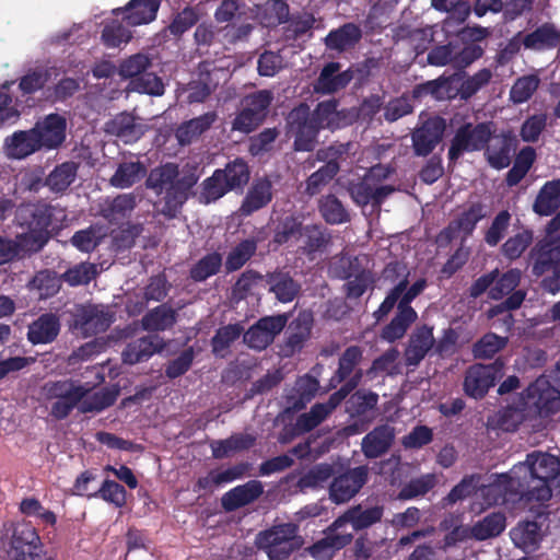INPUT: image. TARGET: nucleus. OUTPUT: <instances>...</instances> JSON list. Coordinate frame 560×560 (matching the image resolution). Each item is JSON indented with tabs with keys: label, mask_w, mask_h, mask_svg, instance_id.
Returning a JSON list of instances; mask_svg holds the SVG:
<instances>
[{
	"label": "nucleus",
	"mask_w": 560,
	"mask_h": 560,
	"mask_svg": "<svg viewBox=\"0 0 560 560\" xmlns=\"http://www.w3.org/2000/svg\"><path fill=\"white\" fill-rule=\"evenodd\" d=\"M559 42L560 32L552 24L541 25L523 39L524 46L533 50L553 48Z\"/></svg>",
	"instance_id": "nucleus-38"
},
{
	"label": "nucleus",
	"mask_w": 560,
	"mask_h": 560,
	"mask_svg": "<svg viewBox=\"0 0 560 560\" xmlns=\"http://www.w3.org/2000/svg\"><path fill=\"white\" fill-rule=\"evenodd\" d=\"M50 208L38 209L28 225V231L16 235L22 258L40 250L49 238Z\"/></svg>",
	"instance_id": "nucleus-9"
},
{
	"label": "nucleus",
	"mask_w": 560,
	"mask_h": 560,
	"mask_svg": "<svg viewBox=\"0 0 560 560\" xmlns=\"http://www.w3.org/2000/svg\"><path fill=\"white\" fill-rule=\"evenodd\" d=\"M150 58L144 54H136L125 59L119 66V74L126 79H136L150 67Z\"/></svg>",
	"instance_id": "nucleus-54"
},
{
	"label": "nucleus",
	"mask_w": 560,
	"mask_h": 560,
	"mask_svg": "<svg viewBox=\"0 0 560 560\" xmlns=\"http://www.w3.org/2000/svg\"><path fill=\"white\" fill-rule=\"evenodd\" d=\"M256 244L254 241H244L236 246L228 256L226 268L229 270L240 269L255 253Z\"/></svg>",
	"instance_id": "nucleus-64"
},
{
	"label": "nucleus",
	"mask_w": 560,
	"mask_h": 560,
	"mask_svg": "<svg viewBox=\"0 0 560 560\" xmlns=\"http://www.w3.org/2000/svg\"><path fill=\"white\" fill-rule=\"evenodd\" d=\"M94 386L68 380L45 384L44 394L50 401L51 416L63 419L74 408L83 413L101 411L113 405L119 395L118 386L98 392Z\"/></svg>",
	"instance_id": "nucleus-1"
},
{
	"label": "nucleus",
	"mask_w": 560,
	"mask_h": 560,
	"mask_svg": "<svg viewBox=\"0 0 560 560\" xmlns=\"http://www.w3.org/2000/svg\"><path fill=\"white\" fill-rule=\"evenodd\" d=\"M434 337L432 328L423 326L417 329L410 338L406 350V361L409 365H417L433 347Z\"/></svg>",
	"instance_id": "nucleus-33"
},
{
	"label": "nucleus",
	"mask_w": 560,
	"mask_h": 560,
	"mask_svg": "<svg viewBox=\"0 0 560 560\" xmlns=\"http://www.w3.org/2000/svg\"><path fill=\"white\" fill-rule=\"evenodd\" d=\"M413 93L415 96L432 95L435 100H451L457 95L462 96L460 74L428 81L417 86Z\"/></svg>",
	"instance_id": "nucleus-21"
},
{
	"label": "nucleus",
	"mask_w": 560,
	"mask_h": 560,
	"mask_svg": "<svg viewBox=\"0 0 560 560\" xmlns=\"http://www.w3.org/2000/svg\"><path fill=\"white\" fill-rule=\"evenodd\" d=\"M175 323L174 312L165 306L161 305L154 311L147 314L142 319L143 328L147 330H164L171 327Z\"/></svg>",
	"instance_id": "nucleus-49"
},
{
	"label": "nucleus",
	"mask_w": 560,
	"mask_h": 560,
	"mask_svg": "<svg viewBox=\"0 0 560 560\" xmlns=\"http://www.w3.org/2000/svg\"><path fill=\"white\" fill-rule=\"evenodd\" d=\"M505 516L492 513L471 527L474 539L485 540L500 535L505 528Z\"/></svg>",
	"instance_id": "nucleus-41"
},
{
	"label": "nucleus",
	"mask_w": 560,
	"mask_h": 560,
	"mask_svg": "<svg viewBox=\"0 0 560 560\" xmlns=\"http://www.w3.org/2000/svg\"><path fill=\"white\" fill-rule=\"evenodd\" d=\"M539 78L536 74H528L518 78L510 91V100L514 104H522L528 101L539 85Z\"/></svg>",
	"instance_id": "nucleus-48"
},
{
	"label": "nucleus",
	"mask_w": 560,
	"mask_h": 560,
	"mask_svg": "<svg viewBox=\"0 0 560 560\" xmlns=\"http://www.w3.org/2000/svg\"><path fill=\"white\" fill-rule=\"evenodd\" d=\"M383 509L380 506L362 510L360 506L346 512L342 516L334 522V530H340L350 523L353 529L365 528L381 520Z\"/></svg>",
	"instance_id": "nucleus-27"
},
{
	"label": "nucleus",
	"mask_w": 560,
	"mask_h": 560,
	"mask_svg": "<svg viewBox=\"0 0 560 560\" xmlns=\"http://www.w3.org/2000/svg\"><path fill=\"white\" fill-rule=\"evenodd\" d=\"M106 235V229L93 225L86 230L77 232L72 236L71 242L79 250L88 253L93 250Z\"/></svg>",
	"instance_id": "nucleus-47"
},
{
	"label": "nucleus",
	"mask_w": 560,
	"mask_h": 560,
	"mask_svg": "<svg viewBox=\"0 0 560 560\" xmlns=\"http://www.w3.org/2000/svg\"><path fill=\"white\" fill-rule=\"evenodd\" d=\"M78 167L73 162L62 163L54 168L46 179L50 190L60 192L66 190L75 179Z\"/></svg>",
	"instance_id": "nucleus-42"
},
{
	"label": "nucleus",
	"mask_w": 560,
	"mask_h": 560,
	"mask_svg": "<svg viewBox=\"0 0 560 560\" xmlns=\"http://www.w3.org/2000/svg\"><path fill=\"white\" fill-rule=\"evenodd\" d=\"M492 133V129L488 124H480L475 127L465 125L456 132L450 151L448 156L451 160H456L464 151H476L483 148Z\"/></svg>",
	"instance_id": "nucleus-12"
},
{
	"label": "nucleus",
	"mask_w": 560,
	"mask_h": 560,
	"mask_svg": "<svg viewBox=\"0 0 560 560\" xmlns=\"http://www.w3.org/2000/svg\"><path fill=\"white\" fill-rule=\"evenodd\" d=\"M128 88L130 91L154 96H160L164 93V83L162 80L156 74L148 72L131 80Z\"/></svg>",
	"instance_id": "nucleus-50"
},
{
	"label": "nucleus",
	"mask_w": 560,
	"mask_h": 560,
	"mask_svg": "<svg viewBox=\"0 0 560 560\" xmlns=\"http://www.w3.org/2000/svg\"><path fill=\"white\" fill-rule=\"evenodd\" d=\"M352 539L349 532L334 530V524L330 526L327 535L322 540L314 544L310 552L317 560H329L334 553L348 545Z\"/></svg>",
	"instance_id": "nucleus-25"
},
{
	"label": "nucleus",
	"mask_w": 560,
	"mask_h": 560,
	"mask_svg": "<svg viewBox=\"0 0 560 560\" xmlns=\"http://www.w3.org/2000/svg\"><path fill=\"white\" fill-rule=\"evenodd\" d=\"M529 415L547 417L560 410V362L552 375L538 377L521 395Z\"/></svg>",
	"instance_id": "nucleus-5"
},
{
	"label": "nucleus",
	"mask_w": 560,
	"mask_h": 560,
	"mask_svg": "<svg viewBox=\"0 0 560 560\" xmlns=\"http://www.w3.org/2000/svg\"><path fill=\"white\" fill-rule=\"evenodd\" d=\"M243 327L238 324L228 325L219 329L212 339L215 355L224 357L229 346L242 334Z\"/></svg>",
	"instance_id": "nucleus-55"
},
{
	"label": "nucleus",
	"mask_w": 560,
	"mask_h": 560,
	"mask_svg": "<svg viewBox=\"0 0 560 560\" xmlns=\"http://www.w3.org/2000/svg\"><path fill=\"white\" fill-rule=\"evenodd\" d=\"M144 174L145 168L140 163H122L110 178V183L117 188H127L140 180Z\"/></svg>",
	"instance_id": "nucleus-45"
},
{
	"label": "nucleus",
	"mask_w": 560,
	"mask_h": 560,
	"mask_svg": "<svg viewBox=\"0 0 560 560\" xmlns=\"http://www.w3.org/2000/svg\"><path fill=\"white\" fill-rule=\"evenodd\" d=\"M59 320L51 314H45L28 327V340L34 343L51 342L59 332Z\"/></svg>",
	"instance_id": "nucleus-36"
},
{
	"label": "nucleus",
	"mask_w": 560,
	"mask_h": 560,
	"mask_svg": "<svg viewBox=\"0 0 560 560\" xmlns=\"http://www.w3.org/2000/svg\"><path fill=\"white\" fill-rule=\"evenodd\" d=\"M353 110H337L334 101L318 104L313 115L308 116V107L300 105L289 115L291 130L295 133L294 145L299 151H308L313 148L316 133L324 128L337 129L351 124L357 118Z\"/></svg>",
	"instance_id": "nucleus-2"
},
{
	"label": "nucleus",
	"mask_w": 560,
	"mask_h": 560,
	"mask_svg": "<svg viewBox=\"0 0 560 560\" xmlns=\"http://www.w3.org/2000/svg\"><path fill=\"white\" fill-rule=\"evenodd\" d=\"M221 264L222 258L219 254H209L191 269V277L197 281H202L214 275L221 267Z\"/></svg>",
	"instance_id": "nucleus-63"
},
{
	"label": "nucleus",
	"mask_w": 560,
	"mask_h": 560,
	"mask_svg": "<svg viewBox=\"0 0 560 560\" xmlns=\"http://www.w3.org/2000/svg\"><path fill=\"white\" fill-rule=\"evenodd\" d=\"M131 32L120 22L113 21L104 27L102 40L107 47H118L131 39Z\"/></svg>",
	"instance_id": "nucleus-57"
},
{
	"label": "nucleus",
	"mask_w": 560,
	"mask_h": 560,
	"mask_svg": "<svg viewBox=\"0 0 560 560\" xmlns=\"http://www.w3.org/2000/svg\"><path fill=\"white\" fill-rule=\"evenodd\" d=\"M144 125L127 113H121L106 122L105 131L130 143L137 141L144 133Z\"/></svg>",
	"instance_id": "nucleus-22"
},
{
	"label": "nucleus",
	"mask_w": 560,
	"mask_h": 560,
	"mask_svg": "<svg viewBox=\"0 0 560 560\" xmlns=\"http://www.w3.org/2000/svg\"><path fill=\"white\" fill-rule=\"evenodd\" d=\"M532 257L535 260L533 266L534 275L541 276L550 270L551 266L560 262V240L542 238L533 248Z\"/></svg>",
	"instance_id": "nucleus-23"
},
{
	"label": "nucleus",
	"mask_w": 560,
	"mask_h": 560,
	"mask_svg": "<svg viewBox=\"0 0 560 560\" xmlns=\"http://www.w3.org/2000/svg\"><path fill=\"white\" fill-rule=\"evenodd\" d=\"M271 198V183L268 179L256 180L249 188L240 211L248 215L269 203Z\"/></svg>",
	"instance_id": "nucleus-35"
},
{
	"label": "nucleus",
	"mask_w": 560,
	"mask_h": 560,
	"mask_svg": "<svg viewBox=\"0 0 560 560\" xmlns=\"http://www.w3.org/2000/svg\"><path fill=\"white\" fill-rule=\"evenodd\" d=\"M510 536L515 547L525 552H533L540 545L542 532L536 522H522L511 529Z\"/></svg>",
	"instance_id": "nucleus-28"
},
{
	"label": "nucleus",
	"mask_w": 560,
	"mask_h": 560,
	"mask_svg": "<svg viewBox=\"0 0 560 560\" xmlns=\"http://www.w3.org/2000/svg\"><path fill=\"white\" fill-rule=\"evenodd\" d=\"M285 323L287 317L283 315L261 318L245 332L244 341L253 349H265L284 328Z\"/></svg>",
	"instance_id": "nucleus-14"
},
{
	"label": "nucleus",
	"mask_w": 560,
	"mask_h": 560,
	"mask_svg": "<svg viewBox=\"0 0 560 560\" xmlns=\"http://www.w3.org/2000/svg\"><path fill=\"white\" fill-rule=\"evenodd\" d=\"M231 190L223 179L222 170H217L213 175L203 183V190L200 199L209 203L221 198L226 191Z\"/></svg>",
	"instance_id": "nucleus-51"
},
{
	"label": "nucleus",
	"mask_w": 560,
	"mask_h": 560,
	"mask_svg": "<svg viewBox=\"0 0 560 560\" xmlns=\"http://www.w3.org/2000/svg\"><path fill=\"white\" fill-rule=\"evenodd\" d=\"M223 172V179L229 185L230 189L242 187L249 179V171L243 160H235L226 165Z\"/></svg>",
	"instance_id": "nucleus-53"
},
{
	"label": "nucleus",
	"mask_w": 560,
	"mask_h": 560,
	"mask_svg": "<svg viewBox=\"0 0 560 560\" xmlns=\"http://www.w3.org/2000/svg\"><path fill=\"white\" fill-rule=\"evenodd\" d=\"M532 241V231L523 230L522 232L510 237L503 244V253L510 259L518 258L523 254V252L528 247Z\"/></svg>",
	"instance_id": "nucleus-61"
},
{
	"label": "nucleus",
	"mask_w": 560,
	"mask_h": 560,
	"mask_svg": "<svg viewBox=\"0 0 560 560\" xmlns=\"http://www.w3.org/2000/svg\"><path fill=\"white\" fill-rule=\"evenodd\" d=\"M417 317L418 315L412 307L405 308L398 305V313L383 329L382 338L389 342L402 338L408 327L417 319Z\"/></svg>",
	"instance_id": "nucleus-39"
},
{
	"label": "nucleus",
	"mask_w": 560,
	"mask_h": 560,
	"mask_svg": "<svg viewBox=\"0 0 560 560\" xmlns=\"http://www.w3.org/2000/svg\"><path fill=\"white\" fill-rule=\"evenodd\" d=\"M42 150L58 149L66 140L67 119L60 114H49L32 128Z\"/></svg>",
	"instance_id": "nucleus-11"
},
{
	"label": "nucleus",
	"mask_w": 560,
	"mask_h": 560,
	"mask_svg": "<svg viewBox=\"0 0 560 560\" xmlns=\"http://www.w3.org/2000/svg\"><path fill=\"white\" fill-rule=\"evenodd\" d=\"M214 113H207L180 125L176 130V138L180 144H188L208 130L215 121Z\"/></svg>",
	"instance_id": "nucleus-37"
},
{
	"label": "nucleus",
	"mask_w": 560,
	"mask_h": 560,
	"mask_svg": "<svg viewBox=\"0 0 560 560\" xmlns=\"http://www.w3.org/2000/svg\"><path fill=\"white\" fill-rule=\"evenodd\" d=\"M161 0H131L124 9L114 13H122L124 20L130 26L148 24L155 20Z\"/></svg>",
	"instance_id": "nucleus-20"
},
{
	"label": "nucleus",
	"mask_w": 560,
	"mask_h": 560,
	"mask_svg": "<svg viewBox=\"0 0 560 560\" xmlns=\"http://www.w3.org/2000/svg\"><path fill=\"white\" fill-rule=\"evenodd\" d=\"M445 130V121L441 117L425 120L412 135L413 149L417 155L425 156L441 141Z\"/></svg>",
	"instance_id": "nucleus-17"
},
{
	"label": "nucleus",
	"mask_w": 560,
	"mask_h": 560,
	"mask_svg": "<svg viewBox=\"0 0 560 560\" xmlns=\"http://www.w3.org/2000/svg\"><path fill=\"white\" fill-rule=\"evenodd\" d=\"M477 494L483 498L487 505L505 503L512 500L513 495L521 497V490L513 480L512 470L509 474L497 476L488 485H482Z\"/></svg>",
	"instance_id": "nucleus-16"
},
{
	"label": "nucleus",
	"mask_w": 560,
	"mask_h": 560,
	"mask_svg": "<svg viewBox=\"0 0 560 560\" xmlns=\"http://www.w3.org/2000/svg\"><path fill=\"white\" fill-rule=\"evenodd\" d=\"M40 150L32 128L25 131H15L5 138L3 143L5 156L13 160L25 159Z\"/></svg>",
	"instance_id": "nucleus-19"
},
{
	"label": "nucleus",
	"mask_w": 560,
	"mask_h": 560,
	"mask_svg": "<svg viewBox=\"0 0 560 560\" xmlns=\"http://www.w3.org/2000/svg\"><path fill=\"white\" fill-rule=\"evenodd\" d=\"M560 207V179L547 182L539 190L533 210L538 215H550Z\"/></svg>",
	"instance_id": "nucleus-34"
},
{
	"label": "nucleus",
	"mask_w": 560,
	"mask_h": 560,
	"mask_svg": "<svg viewBox=\"0 0 560 560\" xmlns=\"http://www.w3.org/2000/svg\"><path fill=\"white\" fill-rule=\"evenodd\" d=\"M338 163L330 160L317 172L313 173L307 179L306 190L310 195H315L320 191L322 187L325 186L338 172Z\"/></svg>",
	"instance_id": "nucleus-56"
},
{
	"label": "nucleus",
	"mask_w": 560,
	"mask_h": 560,
	"mask_svg": "<svg viewBox=\"0 0 560 560\" xmlns=\"http://www.w3.org/2000/svg\"><path fill=\"white\" fill-rule=\"evenodd\" d=\"M485 215V207L481 203L470 205L463 209L457 218L440 233L438 242L442 244L455 238H466Z\"/></svg>",
	"instance_id": "nucleus-13"
},
{
	"label": "nucleus",
	"mask_w": 560,
	"mask_h": 560,
	"mask_svg": "<svg viewBox=\"0 0 560 560\" xmlns=\"http://www.w3.org/2000/svg\"><path fill=\"white\" fill-rule=\"evenodd\" d=\"M312 233H316V230H310L308 226L302 228L301 223L290 218L283 222L282 229L277 231L275 241L279 244L292 243L302 248L312 247L313 245L308 243Z\"/></svg>",
	"instance_id": "nucleus-32"
},
{
	"label": "nucleus",
	"mask_w": 560,
	"mask_h": 560,
	"mask_svg": "<svg viewBox=\"0 0 560 560\" xmlns=\"http://www.w3.org/2000/svg\"><path fill=\"white\" fill-rule=\"evenodd\" d=\"M378 400V396L372 392L359 390L348 400V411L351 416H360L373 409Z\"/></svg>",
	"instance_id": "nucleus-58"
},
{
	"label": "nucleus",
	"mask_w": 560,
	"mask_h": 560,
	"mask_svg": "<svg viewBox=\"0 0 560 560\" xmlns=\"http://www.w3.org/2000/svg\"><path fill=\"white\" fill-rule=\"evenodd\" d=\"M399 272L404 277L402 279L395 285V288L389 292L384 302L380 305L378 310L375 311L374 315L376 319H381L385 315H387L394 305L398 302V305L405 308L411 307V301L418 296L425 288L427 281L424 279L417 280L408 290L407 289V276L405 275V267L399 264L389 265L384 270V276L388 278L392 273Z\"/></svg>",
	"instance_id": "nucleus-6"
},
{
	"label": "nucleus",
	"mask_w": 560,
	"mask_h": 560,
	"mask_svg": "<svg viewBox=\"0 0 560 560\" xmlns=\"http://www.w3.org/2000/svg\"><path fill=\"white\" fill-rule=\"evenodd\" d=\"M394 440V429L389 425H381L366 434L362 440V452L369 458H375L384 454Z\"/></svg>",
	"instance_id": "nucleus-30"
},
{
	"label": "nucleus",
	"mask_w": 560,
	"mask_h": 560,
	"mask_svg": "<svg viewBox=\"0 0 560 560\" xmlns=\"http://www.w3.org/2000/svg\"><path fill=\"white\" fill-rule=\"evenodd\" d=\"M351 80L352 74L349 70L340 72L339 63L330 62L323 68L314 90L322 94L335 93L348 85Z\"/></svg>",
	"instance_id": "nucleus-24"
},
{
	"label": "nucleus",
	"mask_w": 560,
	"mask_h": 560,
	"mask_svg": "<svg viewBox=\"0 0 560 560\" xmlns=\"http://www.w3.org/2000/svg\"><path fill=\"white\" fill-rule=\"evenodd\" d=\"M508 339L494 334H487L474 346V354L477 358H491L506 346Z\"/></svg>",
	"instance_id": "nucleus-60"
},
{
	"label": "nucleus",
	"mask_w": 560,
	"mask_h": 560,
	"mask_svg": "<svg viewBox=\"0 0 560 560\" xmlns=\"http://www.w3.org/2000/svg\"><path fill=\"white\" fill-rule=\"evenodd\" d=\"M163 348V340L159 336H149L128 345L122 353V360L128 364L148 360Z\"/></svg>",
	"instance_id": "nucleus-31"
},
{
	"label": "nucleus",
	"mask_w": 560,
	"mask_h": 560,
	"mask_svg": "<svg viewBox=\"0 0 560 560\" xmlns=\"http://www.w3.org/2000/svg\"><path fill=\"white\" fill-rule=\"evenodd\" d=\"M503 375V365L494 362L492 364H475L466 373L464 388L467 395L474 398L483 397L494 382Z\"/></svg>",
	"instance_id": "nucleus-10"
},
{
	"label": "nucleus",
	"mask_w": 560,
	"mask_h": 560,
	"mask_svg": "<svg viewBox=\"0 0 560 560\" xmlns=\"http://www.w3.org/2000/svg\"><path fill=\"white\" fill-rule=\"evenodd\" d=\"M262 493V485L258 480H250L226 492L222 498V505L228 511H233L253 502Z\"/></svg>",
	"instance_id": "nucleus-26"
},
{
	"label": "nucleus",
	"mask_w": 560,
	"mask_h": 560,
	"mask_svg": "<svg viewBox=\"0 0 560 560\" xmlns=\"http://www.w3.org/2000/svg\"><path fill=\"white\" fill-rule=\"evenodd\" d=\"M177 174L176 165L165 164L151 171L147 179V186L158 195L165 192L164 205L160 211L168 218L176 217L188 197V190L197 180L194 176L176 180Z\"/></svg>",
	"instance_id": "nucleus-4"
},
{
	"label": "nucleus",
	"mask_w": 560,
	"mask_h": 560,
	"mask_svg": "<svg viewBox=\"0 0 560 560\" xmlns=\"http://www.w3.org/2000/svg\"><path fill=\"white\" fill-rule=\"evenodd\" d=\"M323 218L331 224L345 223L349 220L348 212L334 196H327L319 206Z\"/></svg>",
	"instance_id": "nucleus-52"
},
{
	"label": "nucleus",
	"mask_w": 560,
	"mask_h": 560,
	"mask_svg": "<svg viewBox=\"0 0 560 560\" xmlns=\"http://www.w3.org/2000/svg\"><path fill=\"white\" fill-rule=\"evenodd\" d=\"M387 176V170L381 165L371 167L362 182L352 184L349 187L351 197L358 205L381 203L387 197L393 188L385 185H378L377 180Z\"/></svg>",
	"instance_id": "nucleus-8"
},
{
	"label": "nucleus",
	"mask_w": 560,
	"mask_h": 560,
	"mask_svg": "<svg viewBox=\"0 0 560 560\" xmlns=\"http://www.w3.org/2000/svg\"><path fill=\"white\" fill-rule=\"evenodd\" d=\"M256 542L259 548L267 552L271 560L283 559L299 546L296 527L293 524L275 526L269 530L260 533Z\"/></svg>",
	"instance_id": "nucleus-7"
},
{
	"label": "nucleus",
	"mask_w": 560,
	"mask_h": 560,
	"mask_svg": "<svg viewBox=\"0 0 560 560\" xmlns=\"http://www.w3.org/2000/svg\"><path fill=\"white\" fill-rule=\"evenodd\" d=\"M360 37L359 27L346 24L341 28L330 32L325 40L328 48L341 51L354 45Z\"/></svg>",
	"instance_id": "nucleus-44"
},
{
	"label": "nucleus",
	"mask_w": 560,
	"mask_h": 560,
	"mask_svg": "<svg viewBox=\"0 0 560 560\" xmlns=\"http://www.w3.org/2000/svg\"><path fill=\"white\" fill-rule=\"evenodd\" d=\"M511 470L521 498L545 502L552 495L550 482L559 475L560 463L551 454L533 452Z\"/></svg>",
	"instance_id": "nucleus-3"
},
{
	"label": "nucleus",
	"mask_w": 560,
	"mask_h": 560,
	"mask_svg": "<svg viewBox=\"0 0 560 560\" xmlns=\"http://www.w3.org/2000/svg\"><path fill=\"white\" fill-rule=\"evenodd\" d=\"M270 291L283 303L291 302L299 291V285L288 273L277 272L268 277Z\"/></svg>",
	"instance_id": "nucleus-43"
},
{
	"label": "nucleus",
	"mask_w": 560,
	"mask_h": 560,
	"mask_svg": "<svg viewBox=\"0 0 560 560\" xmlns=\"http://www.w3.org/2000/svg\"><path fill=\"white\" fill-rule=\"evenodd\" d=\"M521 271L512 269L504 273L497 280L493 287L490 288L489 294L491 299L500 300L504 295L510 294L520 283Z\"/></svg>",
	"instance_id": "nucleus-59"
},
{
	"label": "nucleus",
	"mask_w": 560,
	"mask_h": 560,
	"mask_svg": "<svg viewBox=\"0 0 560 560\" xmlns=\"http://www.w3.org/2000/svg\"><path fill=\"white\" fill-rule=\"evenodd\" d=\"M13 546L16 550H22L23 557L27 553V556L33 560L38 556L37 550L40 548L42 541L34 527L24 525L15 532Z\"/></svg>",
	"instance_id": "nucleus-40"
},
{
	"label": "nucleus",
	"mask_w": 560,
	"mask_h": 560,
	"mask_svg": "<svg viewBox=\"0 0 560 560\" xmlns=\"http://www.w3.org/2000/svg\"><path fill=\"white\" fill-rule=\"evenodd\" d=\"M112 322V315L103 305L80 306L74 313L75 328L86 336L106 330Z\"/></svg>",
	"instance_id": "nucleus-15"
},
{
	"label": "nucleus",
	"mask_w": 560,
	"mask_h": 560,
	"mask_svg": "<svg viewBox=\"0 0 560 560\" xmlns=\"http://www.w3.org/2000/svg\"><path fill=\"white\" fill-rule=\"evenodd\" d=\"M368 469L358 467L339 476L330 486V498L336 503L349 501L365 483Z\"/></svg>",
	"instance_id": "nucleus-18"
},
{
	"label": "nucleus",
	"mask_w": 560,
	"mask_h": 560,
	"mask_svg": "<svg viewBox=\"0 0 560 560\" xmlns=\"http://www.w3.org/2000/svg\"><path fill=\"white\" fill-rule=\"evenodd\" d=\"M253 442L254 439L249 435H233L226 440L213 441L211 443V450L215 458H223L234 452L249 447Z\"/></svg>",
	"instance_id": "nucleus-46"
},
{
	"label": "nucleus",
	"mask_w": 560,
	"mask_h": 560,
	"mask_svg": "<svg viewBox=\"0 0 560 560\" xmlns=\"http://www.w3.org/2000/svg\"><path fill=\"white\" fill-rule=\"evenodd\" d=\"M530 417L534 416L529 415V410H526V406H523L522 397H520L517 404L500 410L489 418L488 424L503 431H515L525 419Z\"/></svg>",
	"instance_id": "nucleus-29"
},
{
	"label": "nucleus",
	"mask_w": 560,
	"mask_h": 560,
	"mask_svg": "<svg viewBox=\"0 0 560 560\" xmlns=\"http://www.w3.org/2000/svg\"><path fill=\"white\" fill-rule=\"evenodd\" d=\"M371 373L394 375L400 372L399 352L390 349L373 362Z\"/></svg>",
	"instance_id": "nucleus-62"
}]
</instances>
